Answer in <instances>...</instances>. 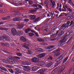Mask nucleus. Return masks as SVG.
Masks as SVG:
<instances>
[{
    "mask_svg": "<svg viewBox=\"0 0 74 74\" xmlns=\"http://www.w3.org/2000/svg\"><path fill=\"white\" fill-rule=\"evenodd\" d=\"M7 60L3 59L2 60V62H4L5 63H7V64H10V63H13L15 64L16 63V60L13 59L12 58H7Z\"/></svg>",
    "mask_w": 74,
    "mask_h": 74,
    "instance_id": "obj_1",
    "label": "nucleus"
},
{
    "mask_svg": "<svg viewBox=\"0 0 74 74\" xmlns=\"http://www.w3.org/2000/svg\"><path fill=\"white\" fill-rule=\"evenodd\" d=\"M63 58H64V56L62 55H61L59 58H58L57 62L55 64L54 67H57L61 63L60 61L62 60Z\"/></svg>",
    "mask_w": 74,
    "mask_h": 74,
    "instance_id": "obj_2",
    "label": "nucleus"
},
{
    "mask_svg": "<svg viewBox=\"0 0 74 74\" xmlns=\"http://www.w3.org/2000/svg\"><path fill=\"white\" fill-rule=\"evenodd\" d=\"M65 67H66V66L63 65L60 67L58 70V74H61V73H62L63 72V71H64V70Z\"/></svg>",
    "mask_w": 74,
    "mask_h": 74,
    "instance_id": "obj_3",
    "label": "nucleus"
},
{
    "mask_svg": "<svg viewBox=\"0 0 74 74\" xmlns=\"http://www.w3.org/2000/svg\"><path fill=\"white\" fill-rule=\"evenodd\" d=\"M66 41L67 40L66 39H63L59 41L60 43L58 44V45L62 47V46H63V45L64 44L65 42H66Z\"/></svg>",
    "mask_w": 74,
    "mask_h": 74,
    "instance_id": "obj_4",
    "label": "nucleus"
},
{
    "mask_svg": "<svg viewBox=\"0 0 74 74\" xmlns=\"http://www.w3.org/2000/svg\"><path fill=\"white\" fill-rule=\"evenodd\" d=\"M53 64V63L51 61H49L46 62V66L47 67L49 68L52 66Z\"/></svg>",
    "mask_w": 74,
    "mask_h": 74,
    "instance_id": "obj_5",
    "label": "nucleus"
},
{
    "mask_svg": "<svg viewBox=\"0 0 74 74\" xmlns=\"http://www.w3.org/2000/svg\"><path fill=\"white\" fill-rule=\"evenodd\" d=\"M32 32V33H36V32L35 31H34V29L31 30V29L28 28L27 29H26L25 30V33H28V32Z\"/></svg>",
    "mask_w": 74,
    "mask_h": 74,
    "instance_id": "obj_6",
    "label": "nucleus"
},
{
    "mask_svg": "<svg viewBox=\"0 0 74 74\" xmlns=\"http://www.w3.org/2000/svg\"><path fill=\"white\" fill-rule=\"evenodd\" d=\"M11 32L13 36H16V34H17V32L15 29L13 28H12L11 29Z\"/></svg>",
    "mask_w": 74,
    "mask_h": 74,
    "instance_id": "obj_7",
    "label": "nucleus"
},
{
    "mask_svg": "<svg viewBox=\"0 0 74 74\" xmlns=\"http://www.w3.org/2000/svg\"><path fill=\"white\" fill-rule=\"evenodd\" d=\"M32 6L33 7H38H38L39 8H42V6L40 5H38L37 3L34 4L32 5Z\"/></svg>",
    "mask_w": 74,
    "mask_h": 74,
    "instance_id": "obj_8",
    "label": "nucleus"
},
{
    "mask_svg": "<svg viewBox=\"0 0 74 74\" xmlns=\"http://www.w3.org/2000/svg\"><path fill=\"white\" fill-rule=\"evenodd\" d=\"M13 21H21L22 20V18L21 17H17L13 19Z\"/></svg>",
    "mask_w": 74,
    "mask_h": 74,
    "instance_id": "obj_9",
    "label": "nucleus"
},
{
    "mask_svg": "<svg viewBox=\"0 0 74 74\" xmlns=\"http://www.w3.org/2000/svg\"><path fill=\"white\" fill-rule=\"evenodd\" d=\"M29 45H29L28 43H26L24 44L23 47L24 48H25V49H29V48L28 46H29Z\"/></svg>",
    "mask_w": 74,
    "mask_h": 74,
    "instance_id": "obj_10",
    "label": "nucleus"
},
{
    "mask_svg": "<svg viewBox=\"0 0 74 74\" xmlns=\"http://www.w3.org/2000/svg\"><path fill=\"white\" fill-rule=\"evenodd\" d=\"M23 34V32L22 30L19 31L16 34V36H19Z\"/></svg>",
    "mask_w": 74,
    "mask_h": 74,
    "instance_id": "obj_11",
    "label": "nucleus"
},
{
    "mask_svg": "<svg viewBox=\"0 0 74 74\" xmlns=\"http://www.w3.org/2000/svg\"><path fill=\"white\" fill-rule=\"evenodd\" d=\"M50 3L52 4V7L53 8H55L56 7V3H55V1L52 2V0H50Z\"/></svg>",
    "mask_w": 74,
    "mask_h": 74,
    "instance_id": "obj_12",
    "label": "nucleus"
},
{
    "mask_svg": "<svg viewBox=\"0 0 74 74\" xmlns=\"http://www.w3.org/2000/svg\"><path fill=\"white\" fill-rule=\"evenodd\" d=\"M46 55V54L45 53H42L38 56L37 57L39 58H44L45 56Z\"/></svg>",
    "mask_w": 74,
    "mask_h": 74,
    "instance_id": "obj_13",
    "label": "nucleus"
},
{
    "mask_svg": "<svg viewBox=\"0 0 74 74\" xmlns=\"http://www.w3.org/2000/svg\"><path fill=\"white\" fill-rule=\"evenodd\" d=\"M39 60V59L38 58L35 57L32 59V61L34 63H36V62H38Z\"/></svg>",
    "mask_w": 74,
    "mask_h": 74,
    "instance_id": "obj_14",
    "label": "nucleus"
},
{
    "mask_svg": "<svg viewBox=\"0 0 74 74\" xmlns=\"http://www.w3.org/2000/svg\"><path fill=\"white\" fill-rule=\"evenodd\" d=\"M20 40L21 41H23V42H26V38L24 36H22L20 38Z\"/></svg>",
    "mask_w": 74,
    "mask_h": 74,
    "instance_id": "obj_15",
    "label": "nucleus"
},
{
    "mask_svg": "<svg viewBox=\"0 0 74 74\" xmlns=\"http://www.w3.org/2000/svg\"><path fill=\"white\" fill-rule=\"evenodd\" d=\"M11 18V17L10 16H8L6 17H3L2 18V20H3L4 21H5V20H8L9 19V18Z\"/></svg>",
    "mask_w": 74,
    "mask_h": 74,
    "instance_id": "obj_16",
    "label": "nucleus"
},
{
    "mask_svg": "<svg viewBox=\"0 0 74 74\" xmlns=\"http://www.w3.org/2000/svg\"><path fill=\"white\" fill-rule=\"evenodd\" d=\"M32 70L33 71H36L38 70V67L37 66H34L32 68Z\"/></svg>",
    "mask_w": 74,
    "mask_h": 74,
    "instance_id": "obj_17",
    "label": "nucleus"
},
{
    "mask_svg": "<svg viewBox=\"0 0 74 74\" xmlns=\"http://www.w3.org/2000/svg\"><path fill=\"white\" fill-rule=\"evenodd\" d=\"M23 65H27V66L30 64V62L27 61L24 62L22 63Z\"/></svg>",
    "mask_w": 74,
    "mask_h": 74,
    "instance_id": "obj_18",
    "label": "nucleus"
},
{
    "mask_svg": "<svg viewBox=\"0 0 74 74\" xmlns=\"http://www.w3.org/2000/svg\"><path fill=\"white\" fill-rule=\"evenodd\" d=\"M30 18L31 19V20H34L35 19H36V16L35 15H31L30 16Z\"/></svg>",
    "mask_w": 74,
    "mask_h": 74,
    "instance_id": "obj_19",
    "label": "nucleus"
},
{
    "mask_svg": "<svg viewBox=\"0 0 74 74\" xmlns=\"http://www.w3.org/2000/svg\"><path fill=\"white\" fill-rule=\"evenodd\" d=\"M60 52L59 48H58L56 50L53 51V53H56V52Z\"/></svg>",
    "mask_w": 74,
    "mask_h": 74,
    "instance_id": "obj_20",
    "label": "nucleus"
},
{
    "mask_svg": "<svg viewBox=\"0 0 74 74\" xmlns=\"http://www.w3.org/2000/svg\"><path fill=\"white\" fill-rule=\"evenodd\" d=\"M37 10H30L29 12V14H33V13L34 12H36V11Z\"/></svg>",
    "mask_w": 74,
    "mask_h": 74,
    "instance_id": "obj_21",
    "label": "nucleus"
},
{
    "mask_svg": "<svg viewBox=\"0 0 74 74\" xmlns=\"http://www.w3.org/2000/svg\"><path fill=\"white\" fill-rule=\"evenodd\" d=\"M37 40L39 42H44V39H42V38H38Z\"/></svg>",
    "mask_w": 74,
    "mask_h": 74,
    "instance_id": "obj_22",
    "label": "nucleus"
},
{
    "mask_svg": "<svg viewBox=\"0 0 74 74\" xmlns=\"http://www.w3.org/2000/svg\"><path fill=\"white\" fill-rule=\"evenodd\" d=\"M5 36L4 37H6L5 39H6V40H7L8 41H10V40H11V38H10V37H9V36H7V37L6 35H5Z\"/></svg>",
    "mask_w": 74,
    "mask_h": 74,
    "instance_id": "obj_23",
    "label": "nucleus"
},
{
    "mask_svg": "<svg viewBox=\"0 0 74 74\" xmlns=\"http://www.w3.org/2000/svg\"><path fill=\"white\" fill-rule=\"evenodd\" d=\"M66 33H67L68 36H71L73 34V32H66Z\"/></svg>",
    "mask_w": 74,
    "mask_h": 74,
    "instance_id": "obj_24",
    "label": "nucleus"
},
{
    "mask_svg": "<svg viewBox=\"0 0 74 74\" xmlns=\"http://www.w3.org/2000/svg\"><path fill=\"white\" fill-rule=\"evenodd\" d=\"M8 71L10 72L12 74H14V71L12 69H8Z\"/></svg>",
    "mask_w": 74,
    "mask_h": 74,
    "instance_id": "obj_25",
    "label": "nucleus"
},
{
    "mask_svg": "<svg viewBox=\"0 0 74 74\" xmlns=\"http://www.w3.org/2000/svg\"><path fill=\"white\" fill-rule=\"evenodd\" d=\"M25 71H30V67H29V66H25Z\"/></svg>",
    "mask_w": 74,
    "mask_h": 74,
    "instance_id": "obj_26",
    "label": "nucleus"
},
{
    "mask_svg": "<svg viewBox=\"0 0 74 74\" xmlns=\"http://www.w3.org/2000/svg\"><path fill=\"white\" fill-rule=\"evenodd\" d=\"M64 31H62L61 32H60L58 34V36H62V35L64 34Z\"/></svg>",
    "mask_w": 74,
    "mask_h": 74,
    "instance_id": "obj_27",
    "label": "nucleus"
},
{
    "mask_svg": "<svg viewBox=\"0 0 74 74\" xmlns=\"http://www.w3.org/2000/svg\"><path fill=\"white\" fill-rule=\"evenodd\" d=\"M68 59H69V57L67 56L64 59V60L63 61V63H64L67 60H68Z\"/></svg>",
    "mask_w": 74,
    "mask_h": 74,
    "instance_id": "obj_28",
    "label": "nucleus"
},
{
    "mask_svg": "<svg viewBox=\"0 0 74 74\" xmlns=\"http://www.w3.org/2000/svg\"><path fill=\"white\" fill-rule=\"evenodd\" d=\"M65 34H66L65 35L63 36V38H64V39H66V38L67 37L68 34H67V32H66L65 33Z\"/></svg>",
    "mask_w": 74,
    "mask_h": 74,
    "instance_id": "obj_29",
    "label": "nucleus"
},
{
    "mask_svg": "<svg viewBox=\"0 0 74 74\" xmlns=\"http://www.w3.org/2000/svg\"><path fill=\"white\" fill-rule=\"evenodd\" d=\"M40 19V17H38L36 18L34 21V22H38L39 21V20Z\"/></svg>",
    "mask_w": 74,
    "mask_h": 74,
    "instance_id": "obj_30",
    "label": "nucleus"
},
{
    "mask_svg": "<svg viewBox=\"0 0 74 74\" xmlns=\"http://www.w3.org/2000/svg\"><path fill=\"white\" fill-rule=\"evenodd\" d=\"M40 66H43L44 65V64H45L44 62L43 61H40Z\"/></svg>",
    "mask_w": 74,
    "mask_h": 74,
    "instance_id": "obj_31",
    "label": "nucleus"
},
{
    "mask_svg": "<svg viewBox=\"0 0 74 74\" xmlns=\"http://www.w3.org/2000/svg\"><path fill=\"white\" fill-rule=\"evenodd\" d=\"M0 69H1V70H4V71H7V69L4 68V67L1 66L0 67Z\"/></svg>",
    "mask_w": 74,
    "mask_h": 74,
    "instance_id": "obj_32",
    "label": "nucleus"
},
{
    "mask_svg": "<svg viewBox=\"0 0 74 74\" xmlns=\"http://www.w3.org/2000/svg\"><path fill=\"white\" fill-rule=\"evenodd\" d=\"M0 30H8V28H5L4 29L3 28H0Z\"/></svg>",
    "mask_w": 74,
    "mask_h": 74,
    "instance_id": "obj_33",
    "label": "nucleus"
},
{
    "mask_svg": "<svg viewBox=\"0 0 74 74\" xmlns=\"http://www.w3.org/2000/svg\"><path fill=\"white\" fill-rule=\"evenodd\" d=\"M6 38V37H4V36H0V41H1L3 39H5Z\"/></svg>",
    "mask_w": 74,
    "mask_h": 74,
    "instance_id": "obj_34",
    "label": "nucleus"
},
{
    "mask_svg": "<svg viewBox=\"0 0 74 74\" xmlns=\"http://www.w3.org/2000/svg\"><path fill=\"white\" fill-rule=\"evenodd\" d=\"M17 56H21L22 55V53H16Z\"/></svg>",
    "mask_w": 74,
    "mask_h": 74,
    "instance_id": "obj_35",
    "label": "nucleus"
},
{
    "mask_svg": "<svg viewBox=\"0 0 74 74\" xmlns=\"http://www.w3.org/2000/svg\"><path fill=\"white\" fill-rule=\"evenodd\" d=\"M73 36L72 35L71 36V37H70L69 40L71 42V41H72V40L73 39Z\"/></svg>",
    "mask_w": 74,
    "mask_h": 74,
    "instance_id": "obj_36",
    "label": "nucleus"
},
{
    "mask_svg": "<svg viewBox=\"0 0 74 74\" xmlns=\"http://www.w3.org/2000/svg\"><path fill=\"white\" fill-rule=\"evenodd\" d=\"M8 23H7L5 24V25H7V27H10L11 26H12V25L11 24H8Z\"/></svg>",
    "mask_w": 74,
    "mask_h": 74,
    "instance_id": "obj_37",
    "label": "nucleus"
},
{
    "mask_svg": "<svg viewBox=\"0 0 74 74\" xmlns=\"http://www.w3.org/2000/svg\"><path fill=\"white\" fill-rule=\"evenodd\" d=\"M71 42L69 40H68L67 42H66V44H67L66 46H68L69 45V44H70V43Z\"/></svg>",
    "mask_w": 74,
    "mask_h": 74,
    "instance_id": "obj_38",
    "label": "nucleus"
},
{
    "mask_svg": "<svg viewBox=\"0 0 74 74\" xmlns=\"http://www.w3.org/2000/svg\"><path fill=\"white\" fill-rule=\"evenodd\" d=\"M68 19H69V20H70V19H71L73 18V16H69L67 17Z\"/></svg>",
    "mask_w": 74,
    "mask_h": 74,
    "instance_id": "obj_39",
    "label": "nucleus"
},
{
    "mask_svg": "<svg viewBox=\"0 0 74 74\" xmlns=\"http://www.w3.org/2000/svg\"><path fill=\"white\" fill-rule=\"evenodd\" d=\"M60 55V53L58 52L54 54V56H58Z\"/></svg>",
    "mask_w": 74,
    "mask_h": 74,
    "instance_id": "obj_40",
    "label": "nucleus"
},
{
    "mask_svg": "<svg viewBox=\"0 0 74 74\" xmlns=\"http://www.w3.org/2000/svg\"><path fill=\"white\" fill-rule=\"evenodd\" d=\"M28 3L29 5H31L33 3V1H28Z\"/></svg>",
    "mask_w": 74,
    "mask_h": 74,
    "instance_id": "obj_41",
    "label": "nucleus"
},
{
    "mask_svg": "<svg viewBox=\"0 0 74 74\" xmlns=\"http://www.w3.org/2000/svg\"><path fill=\"white\" fill-rule=\"evenodd\" d=\"M39 53H41V52H44V49H40V50H39Z\"/></svg>",
    "mask_w": 74,
    "mask_h": 74,
    "instance_id": "obj_42",
    "label": "nucleus"
},
{
    "mask_svg": "<svg viewBox=\"0 0 74 74\" xmlns=\"http://www.w3.org/2000/svg\"><path fill=\"white\" fill-rule=\"evenodd\" d=\"M23 27L22 26H19L17 27V28L19 30H21V29H22V27Z\"/></svg>",
    "mask_w": 74,
    "mask_h": 74,
    "instance_id": "obj_43",
    "label": "nucleus"
},
{
    "mask_svg": "<svg viewBox=\"0 0 74 74\" xmlns=\"http://www.w3.org/2000/svg\"><path fill=\"white\" fill-rule=\"evenodd\" d=\"M17 67H18V68H19V69H22V66L20 65H17Z\"/></svg>",
    "mask_w": 74,
    "mask_h": 74,
    "instance_id": "obj_44",
    "label": "nucleus"
},
{
    "mask_svg": "<svg viewBox=\"0 0 74 74\" xmlns=\"http://www.w3.org/2000/svg\"><path fill=\"white\" fill-rule=\"evenodd\" d=\"M29 36L30 37H32L33 36H34V34L33 33H29Z\"/></svg>",
    "mask_w": 74,
    "mask_h": 74,
    "instance_id": "obj_45",
    "label": "nucleus"
},
{
    "mask_svg": "<svg viewBox=\"0 0 74 74\" xmlns=\"http://www.w3.org/2000/svg\"><path fill=\"white\" fill-rule=\"evenodd\" d=\"M3 13L7 12V9H3Z\"/></svg>",
    "mask_w": 74,
    "mask_h": 74,
    "instance_id": "obj_46",
    "label": "nucleus"
},
{
    "mask_svg": "<svg viewBox=\"0 0 74 74\" xmlns=\"http://www.w3.org/2000/svg\"><path fill=\"white\" fill-rule=\"evenodd\" d=\"M15 59H20V57L16 56H15L14 57Z\"/></svg>",
    "mask_w": 74,
    "mask_h": 74,
    "instance_id": "obj_47",
    "label": "nucleus"
},
{
    "mask_svg": "<svg viewBox=\"0 0 74 74\" xmlns=\"http://www.w3.org/2000/svg\"><path fill=\"white\" fill-rule=\"evenodd\" d=\"M13 15H14L15 16H16L17 15H21L18 14V12H16L15 13H14Z\"/></svg>",
    "mask_w": 74,
    "mask_h": 74,
    "instance_id": "obj_48",
    "label": "nucleus"
},
{
    "mask_svg": "<svg viewBox=\"0 0 74 74\" xmlns=\"http://www.w3.org/2000/svg\"><path fill=\"white\" fill-rule=\"evenodd\" d=\"M24 21L26 22H29V20L28 19L25 18L24 19Z\"/></svg>",
    "mask_w": 74,
    "mask_h": 74,
    "instance_id": "obj_49",
    "label": "nucleus"
},
{
    "mask_svg": "<svg viewBox=\"0 0 74 74\" xmlns=\"http://www.w3.org/2000/svg\"><path fill=\"white\" fill-rule=\"evenodd\" d=\"M60 29H61V27H60ZM61 30V31H63L64 30H61V29H60H60L58 30V31H57V32L56 33V34H58V33H60V31Z\"/></svg>",
    "mask_w": 74,
    "mask_h": 74,
    "instance_id": "obj_50",
    "label": "nucleus"
},
{
    "mask_svg": "<svg viewBox=\"0 0 74 74\" xmlns=\"http://www.w3.org/2000/svg\"><path fill=\"white\" fill-rule=\"evenodd\" d=\"M71 69L69 70L67 72V74H71Z\"/></svg>",
    "mask_w": 74,
    "mask_h": 74,
    "instance_id": "obj_51",
    "label": "nucleus"
},
{
    "mask_svg": "<svg viewBox=\"0 0 74 74\" xmlns=\"http://www.w3.org/2000/svg\"><path fill=\"white\" fill-rule=\"evenodd\" d=\"M65 14L64 13H62L61 14L59 15L58 16V18L61 17V16H63V14Z\"/></svg>",
    "mask_w": 74,
    "mask_h": 74,
    "instance_id": "obj_52",
    "label": "nucleus"
},
{
    "mask_svg": "<svg viewBox=\"0 0 74 74\" xmlns=\"http://www.w3.org/2000/svg\"><path fill=\"white\" fill-rule=\"evenodd\" d=\"M25 22H22L21 23V25H22V26H23H23H24V25H25Z\"/></svg>",
    "mask_w": 74,
    "mask_h": 74,
    "instance_id": "obj_53",
    "label": "nucleus"
},
{
    "mask_svg": "<svg viewBox=\"0 0 74 74\" xmlns=\"http://www.w3.org/2000/svg\"><path fill=\"white\" fill-rule=\"evenodd\" d=\"M45 49H50V48H49V47H45Z\"/></svg>",
    "mask_w": 74,
    "mask_h": 74,
    "instance_id": "obj_54",
    "label": "nucleus"
},
{
    "mask_svg": "<svg viewBox=\"0 0 74 74\" xmlns=\"http://www.w3.org/2000/svg\"><path fill=\"white\" fill-rule=\"evenodd\" d=\"M56 68H55L54 70H53L52 72V74H54L55 73V69Z\"/></svg>",
    "mask_w": 74,
    "mask_h": 74,
    "instance_id": "obj_55",
    "label": "nucleus"
},
{
    "mask_svg": "<svg viewBox=\"0 0 74 74\" xmlns=\"http://www.w3.org/2000/svg\"><path fill=\"white\" fill-rule=\"evenodd\" d=\"M48 59L50 60H52V57L51 56H49Z\"/></svg>",
    "mask_w": 74,
    "mask_h": 74,
    "instance_id": "obj_56",
    "label": "nucleus"
},
{
    "mask_svg": "<svg viewBox=\"0 0 74 74\" xmlns=\"http://www.w3.org/2000/svg\"><path fill=\"white\" fill-rule=\"evenodd\" d=\"M46 24L44 25L42 27H41V29H43V28H45V27H46Z\"/></svg>",
    "mask_w": 74,
    "mask_h": 74,
    "instance_id": "obj_57",
    "label": "nucleus"
},
{
    "mask_svg": "<svg viewBox=\"0 0 74 74\" xmlns=\"http://www.w3.org/2000/svg\"><path fill=\"white\" fill-rule=\"evenodd\" d=\"M68 10L69 11H70L71 12L72 11V10L70 8H67Z\"/></svg>",
    "mask_w": 74,
    "mask_h": 74,
    "instance_id": "obj_58",
    "label": "nucleus"
},
{
    "mask_svg": "<svg viewBox=\"0 0 74 74\" xmlns=\"http://www.w3.org/2000/svg\"><path fill=\"white\" fill-rule=\"evenodd\" d=\"M49 48L50 49H51V48H54V45H51L50 47H49Z\"/></svg>",
    "mask_w": 74,
    "mask_h": 74,
    "instance_id": "obj_59",
    "label": "nucleus"
},
{
    "mask_svg": "<svg viewBox=\"0 0 74 74\" xmlns=\"http://www.w3.org/2000/svg\"><path fill=\"white\" fill-rule=\"evenodd\" d=\"M5 46H6L7 47H8L10 46V45L8 43H5Z\"/></svg>",
    "mask_w": 74,
    "mask_h": 74,
    "instance_id": "obj_60",
    "label": "nucleus"
},
{
    "mask_svg": "<svg viewBox=\"0 0 74 74\" xmlns=\"http://www.w3.org/2000/svg\"><path fill=\"white\" fill-rule=\"evenodd\" d=\"M57 7L56 8V9H58V8H59V3H58L57 4Z\"/></svg>",
    "mask_w": 74,
    "mask_h": 74,
    "instance_id": "obj_61",
    "label": "nucleus"
},
{
    "mask_svg": "<svg viewBox=\"0 0 74 74\" xmlns=\"http://www.w3.org/2000/svg\"><path fill=\"white\" fill-rule=\"evenodd\" d=\"M1 45H2V46H5V43H2Z\"/></svg>",
    "mask_w": 74,
    "mask_h": 74,
    "instance_id": "obj_62",
    "label": "nucleus"
},
{
    "mask_svg": "<svg viewBox=\"0 0 74 74\" xmlns=\"http://www.w3.org/2000/svg\"><path fill=\"white\" fill-rule=\"evenodd\" d=\"M48 3V0L45 1V4H48L47 3Z\"/></svg>",
    "mask_w": 74,
    "mask_h": 74,
    "instance_id": "obj_63",
    "label": "nucleus"
},
{
    "mask_svg": "<svg viewBox=\"0 0 74 74\" xmlns=\"http://www.w3.org/2000/svg\"><path fill=\"white\" fill-rule=\"evenodd\" d=\"M71 4H72L71 5L72 6V7H74V2H72Z\"/></svg>",
    "mask_w": 74,
    "mask_h": 74,
    "instance_id": "obj_64",
    "label": "nucleus"
}]
</instances>
